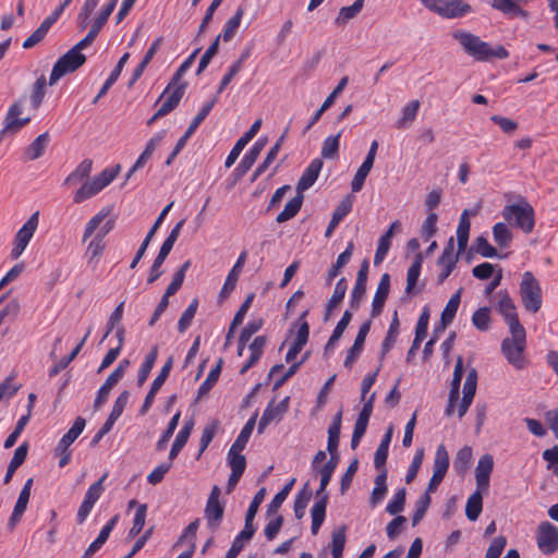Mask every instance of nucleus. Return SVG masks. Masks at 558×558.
I'll list each match as a JSON object with an SVG mask.
<instances>
[{
  "mask_svg": "<svg viewBox=\"0 0 558 558\" xmlns=\"http://www.w3.org/2000/svg\"><path fill=\"white\" fill-rule=\"evenodd\" d=\"M93 168L90 159H84L64 180V184H77L83 182L82 186L74 193L73 201L81 204L84 201L95 196L106 186H108L118 175L120 165L104 169L92 180H87Z\"/></svg>",
  "mask_w": 558,
  "mask_h": 558,
  "instance_id": "nucleus-1",
  "label": "nucleus"
},
{
  "mask_svg": "<svg viewBox=\"0 0 558 558\" xmlns=\"http://www.w3.org/2000/svg\"><path fill=\"white\" fill-rule=\"evenodd\" d=\"M452 37L460 44L463 51L476 61L485 62L492 59H506L509 56L504 46H492L466 31H456L452 33Z\"/></svg>",
  "mask_w": 558,
  "mask_h": 558,
  "instance_id": "nucleus-2",
  "label": "nucleus"
},
{
  "mask_svg": "<svg viewBox=\"0 0 558 558\" xmlns=\"http://www.w3.org/2000/svg\"><path fill=\"white\" fill-rule=\"evenodd\" d=\"M510 336L501 342V351L506 360L517 369L526 366L524 351L526 348V332L522 325L509 327Z\"/></svg>",
  "mask_w": 558,
  "mask_h": 558,
  "instance_id": "nucleus-3",
  "label": "nucleus"
},
{
  "mask_svg": "<svg viewBox=\"0 0 558 558\" xmlns=\"http://www.w3.org/2000/svg\"><path fill=\"white\" fill-rule=\"evenodd\" d=\"M502 217L524 233L532 232L535 226L534 209L526 202L506 206L502 210Z\"/></svg>",
  "mask_w": 558,
  "mask_h": 558,
  "instance_id": "nucleus-4",
  "label": "nucleus"
},
{
  "mask_svg": "<svg viewBox=\"0 0 558 558\" xmlns=\"http://www.w3.org/2000/svg\"><path fill=\"white\" fill-rule=\"evenodd\" d=\"M519 293L524 308L527 312L536 313L542 307V288L538 280L530 271L522 276Z\"/></svg>",
  "mask_w": 558,
  "mask_h": 558,
  "instance_id": "nucleus-5",
  "label": "nucleus"
},
{
  "mask_svg": "<svg viewBox=\"0 0 558 558\" xmlns=\"http://www.w3.org/2000/svg\"><path fill=\"white\" fill-rule=\"evenodd\" d=\"M421 3L444 19H459L472 12L471 5L464 0H421Z\"/></svg>",
  "mask_w": 558,
  "mask_h": 558,
  "instance_id": "nucleus-6",
  "label": "nucleus"
},
{
  "mask_svg": "<svg viewBox=\"0 0 558 558\" xmlns=\"http://www.w3.org/2000/svg\"><path fill=\"white\" fill-rule=\"evenodd\" d=\"M118 0H105L100 11L95 16L93 21L89 22L90 28L86 36L81 39L74 47L71 49L78 53H82V50L87 48L95 40L104 25L107 23L109 16L113 12L117 7Z\"/></svg>",
  "mask_w": 558,
  "mask_h": 558,
  "instance_id": "nucleus-7",
  "label": "nucleus"
},
{
  "mask_svg": "<svg viewBox=\"0 0 558 558\" xmlns=\"http://www.w3.org/2000/svg\"><path fill=\"white\" fill-rule=\"evenodd\" d=\"M39 223V211H35L25 221V223L17 230L13 246L10 253L12 259H17L27 247L28 243L33 239Z\"/></svg>",
  "mask_w": 558,
  "mask_h": 558,
  "instance_id": "nucleus-8",
  "label": "nucleus"
},
{
  "mask_svg": "<svg viewBox=\"0 0 558 558\" xmlns=\"http://www.w3.org/2000/svg\"><path fill=\"white\" fill-rule=\"evenodd\" d=\"M85 61L86 57L83 53H78L70 49L54 63L50 74L49 84H56L62 76L68 73H72L82 66Z\"/></svg>",
  "mask_w": 558,
  "mask_h": 558,
  "instance_id": "nucleus-9",
  "label": "nucleus"
},
{
  "mask_svg": "<svg viewBox=\"0 0 558 558\" xmlns=\"http://www.w3.org/2000/svg\"><path fill=\"white\" fill-rule=\"evenodd\" d=\"M536 542L539 550L551 555L558 550V529L550 522L539 523L536 531Z\"/></svg>",
  "mask_w": 558,
  "mask_h": 558,
  "instance_id": "nucleus-10",
  "label": "nucleus"
},
{
  "mask_svg": "<svg viewBox=\"0 0 558 558\" xmlns=\"http://www.w3.org/2000/svg\"><path fill=\"white\" fill-rule=\"evenodd\" d=\"M23 104L24 99H19L9 108L1 131L2 135L15 134L31 121V117H21L24 110Z\"/></svg>",
  "mask_w": 558,
  "mask_h": 558,
  "instance_id": "nucleus-11",
  "label": "nucleus"
},
{
  "mask_svg": "<svg viewBox=\"0 0 558 558\" xmlns=\"http://www.w3.org/2000/svg\"><path fill=\"white\" fill-rule=\"evenodd\" d=\"M185 88L186 84L173 85L171 81L159 98L161 104L157 110V116H166L171 112L179 105L185 93Z\"/></svg>",
  "mask_w": 558,
  "mask_h": 558,
  "instance_id": "nucleus-12",
  "label": "nucleus"
},
{
  "mask_svg": "<svg viewBox=\"0 0 558 558\" xmlns=\"http://www.w3.org/2000/svg\"><path fill=\"white\" fill-rule=\"evenodd\" d=\"M112 228L113 222L107 221L106 223H104V227H101L100 231H98L88 243L87 248L85 251V258L87 260V264L92 268H95L97 266L99 258L105 250L102 239L111 231Z\"/></svg>",
  "mask_w": 558,
  "mask_h": 558,
  "instance_id": "nucleus-13",
  "label": "nucleus"
},
{
  "mask_svg": "<svg viewBox=\"0 0 558 558\" xmlns=\"http://www.w3.org/2000/svg\"><path fill=\"white\" fill-rule=\"evenodd\" d=\"M220 489L215 486L207 499L205 507V518L207 520V525L210 530H216L222 520L223 517V506L219 501Z\"/></svg>",
  "mask_w": 558,
  "mask_h": 558,
  "instance_id": "nucleus-14",
  "label": "nucleus"
},
{
  "mask_svg": "<svg viewBox=\"0 0 558 558\" xmlns=\"http://www.w3.org/2000/svg\"><path fill=\"white\" fill-rule=\"evenodd\" d=\"M459 255L460 253H454L453 239L450 238L447 246L445 247L437 262V265L440 268V271L437 275L438 284H442L445 280L450 276L459 259Z\"/></svg>",
  "mask_w": 558,
  "mask_h": 558,
  "instance_id": "nucleus-15",
  "label": "nucleus"
},
{
  "mask_svg": "<svg viewBox=\"0 0 558 558\" xmlns=\"http://www.w3.org/2000/svg\"><path fill=\"white\" fill-rule=\"evenodd\" d=\"M497 303L496 308L500 315H502L508 327L521 325L518 318L515 305L506 291H499L496 294Z\"/></svg>",
  "mask_w": 558,
  "mask_h": 558,
  "instance_id": "nucleus-16",
  "label": "nucleus"
},
{
  "mask_svg": "<svg viewBox=\"0 0 558 558\" xmlns=\"http://www.w3.org/2000/svg\"><path fill=\"white\" fill-rule=\"evenodd\" d=\"M494 469V459L490 454L486 453L482 456L475 468V481H476V489L484 490V493H488L489 489V480Z\"/></svg>",
  "mask_w": 558,
  "mask_h": 558,
  "instance_id": "nucleus-17",
  "label": "nucleus"
},
{
  "mask_svg": "<svg viewBox=\"0 0 558 558\" xmlns=\"http://www.w3.org/2000/svg\"><path fill=\"white\" fill-rule=\"evenodd\" d=\"M368 267V260L365 259L359 269L356 281L350 295V306L353 311H356L360 307V304L364 298L366 291Z\"/></svg>",
  "mask_w": 558,
  "mask_h": 558,
  "instance_id": "nucleus-18",
  "label": "nucleus"
},
{
  "mask_svg": "<svg viewBox=\"0 0 558 558\" xmlns=\"http://www.w3.org/2000/svg\"><path fill=\"white\" fill-rule=\"evenodd\" d=\"M172 366H173V357L170 356L167 360V362L165 363V365L161 367L158 376L154 379V381L150 386V389L144 400V403L142 407V413H145L151 407L157 392L160 390L161 386L165 384L166 379L168 378Z\"/></svg>",
  "mask_w": 558,
  "mask_h": 558,
  "instance_id": "nucleus-19",
  "label": "nucleus"
},
{
  "mask_svg": "<svg viewBox=\"0 0 558 558\" xmlns=\"http://www.w3.org/2000/svg\"><path fill=\"white\" fill-rule=\"evenodd\" d=\"M463 377V360L461 356L458 357L454 371H453V377L451 381V388L449 392V400L448 405L445 410V414L450 416L454 413V407L459 400V390H460V384Z\"/></svg>",
  "mask_w": 558,
  "mask_h": 558,
  "instance_id": "nucleus-20",
  "label": "nucleus"
},
{
  "mask_svg": "<svg viewBox=\"0 0 558 558\" xmlns=\"http://www.w3.org/2000/svg\"><path fill=\"white\" fill-rule=\"evenodd\" d=\"M262 125V120H256L250 128V130L241 136L236 143L234 144L233 148L227 156L225 166L227 168H230L235 160L239 158L240 154L244 149V147L251 142V140L257 134Z\"/></svg>",
  "mask_w": 558,
  "mask_h": 558,
  "instance_id": "nucleus-21",
  "label": "nucleus"
},
{
  "mask_svg": "<svg viewBox=\"0 0 558 558\" xmlns=\"http://www.w3.org/2000/svg\"><path fill=\"white\" fill-rule=\"evenodd\" d=\"M349 77L343 76L336 88L331 92V94L325 99L320 108L314 113L311 121L306 125L304 133L310 131L314 124H316L322 118L323 113L328 110L335 102L336 98L343 92L345 86L348 85Z\"/></svg>",
  "mask_w": 558,
  "mask_h": 558,
  "instance_id": "nucleus-22",
  "label": "nucleus"
},
{
  "mask_svg": "<svg viewBox=\"0 0 558 558\" xmlns=\"http://www.w3.org/2000/svg\"><path fill=\"white\" fill-rule=\"evenodd\" d=\"M322 167L323 162L320 159H314L311 161V163L306 167L298 183V194H302L316 182L322 170Z\"/></svg>",
  "mask_w": 558,
  "mask_h": 558,
  "instance_id": "nucleus-23",
  "label": "nucleus"
},
{
  "mask_svg": "<svg viewBox=\"0 0 558 558\" xmlns=\"http://www.w3.org/2000/svg\"><path fill=\"white\" fill-rule=\"evenodd\" d=\"M390 289V277L388 274H384L378 282L373 303H372V315L377 316L381 313L388 296Z\"/></svg>",
  "mask_w": 558,
  "mask_h": 558,
  "instance_id": "nucleus-24",
  "label": "nucleus"
},
{
  "mask_svg": "<svg viewBox=\"0 0 558 558\" xmlns=\"http://www.w3.org/2000/svg\"><path fill=\"white\" fill-rule=\"evenodd\" d=\"M400 229V222L395 221L390 225L388 230L379 238L377 250L374 257V264L379 265L383 263V260L386 258L390 245H391V239L397 230Z\"/></svg>",
  "mask_w": 558,
  "mask_h": 558,
  "instance_id": "nucleus-25",
  "label": "nucleus"
},
{
  "mask_svg": "<svg viewBox=\"0 0 558 558\" xmlns=\"http://www.w3.org/2000/svg\"><path fill=\"white\" fill-rule=\"evenodd\" d=\"M308 336H310V326L306 322H303L300 325L296 336L287 352L286 361L288 363L293 362L296 359L298 354L301 352L303 347L306 344V342L308 340Z\"/></svg>",
  "mask_w": 558,
  "mask_h": 558,
  "instance_id": "nucleus-26",
  "label": "nucleus"
},
{
  "mask_svg": "<svg viewBox=\"0 0 558 558\" xmlns=\"http://www.w3.org/2000/svg\"><path fill=\"white\" fill-rule=\"evenodd\" d=\"M32 485H33V478H28L25 482L22 490L20 492L17 501L14 506L13 512L10 518V523L12 525H14L16 522H19L21 520V518L23 517V514L27 508L29 497H31Z\"/></svg>",
  "mask_w": 558,
  "mask_h": 558,
  "instance_id": "nucleus-27",
  "label": "nucleus"
},
{
  "mask_svg": "<svg viewBox=\"0 0 558 558\" xmlns=\"http://www.w3.org/2000/svg\"><path fill=\"white\" fill-rule=\"evenodd\" d=\"M246 258H247V252L243 251L239 255L235 264L233 265L232 269L230 270V272L227 276V279H226L223 287L220 291L221 296H227L234 289L236 281L239 279V276L242 271V268L246 262Z\"/></svg>",
  "mask_w": 558,
  "mask_h": 558,
  "instance_id": "nucleus-28",
  "label": "nucleus"
},
{
  "mask_svg": "<svg viewBox=\"0 0 558 558\" xmlns=\"http://www.w3.org/2000/svg\"><path fill=\"white\" fill-rule=\"evenodd\" d=\"M526 0H493L492 7L506 15L512 17H527V12L524 11L520 3H525Z\"/></svg>",
  "mask_w": 558,
  "mask_h": 558,
  "instance_id": "nucleus-29",
  "label": "nucleus"
},
{
  "mask_svg": "<svg viewBox=\"0 0 558 558\" xmlns=\"http://www.w3.org/2000/svg\"><path fill=\"white\" fill-rule=\"evenodd\" d=\"M287 401L288 399H284L279 404L274 405L272 403L268 404L267 408L264 410L263 415L259 420L257 432L258 434L264 433L265 428L275 420L280 418V415L286 411L287 409Z\"/></svg>",
  "mask_w": 558,
  "mask_h": 558,
  "instance_id": "nucleus-30",
  "label": "nucleus"
},
{
  "mask_svg": "<svg viewBox=\"0 0 558 558\" xmlns=\"http://www.w3.org/2000/svg\"><path fill=\"white\" fill-rule=\"evenodd\" d=\"M318 500L313 505L311 509V517H312V533L316 535L324 523L325 517H326V507L328 501L327 495H320L317 497Z\"/></svg>",
  "mask_w": 558,
  "mask_h": 558,
  "instance_id": "nucleus-31",
  "label": "nucleus"
},
{
  "mask_svg": "<svg viewBox=\"0 0 558 558\" xmlns=\"http://www.w3.org/2000/svg\"><path fill=\"white\" fill-rule=\"evenodd\" d=\"M379 474L375 477L374 488L369 497V505L372 508L377 507L386 497L387 494V470L379 469Z\"/></svg>",
  "mask_w": 558,
  "mask_h": 558,
  "instance_id": "nucleus-32",
  "label": "nucleus"
},
{
  "mask_svg": "<svg viewBox=\"0 0 558 558\" xmlns=\"http://www.w3.org/2000/svg\"><path fill=\"white\" fill-rule=\"evenodd\" d=\"M474 213H471L469 209H464L460 216L459 225L457 228V240H458V253H462L468 245L469 233L471 228L470 216Z\"/></svg>",
  "mask_w": 558,
  "mask_h": 558,
  "instance_id": "nucleus-33",
  "label": "nucleus"
},
{
  "mask_svg": "<svg viewBox=\"0 0 558 558\" xmlns=\"http://www.w3.org/2000/svg\"><path fill=\"white\" fill-rule=\"evenodd\" d=\"M266 144H267V138L260 137L244 154V156L238 167L243 173H245L247 170H250L253 167V165L257 160L258 156L263 151Z\"/></svg>",
  "mask_w": 558,
  "mask_h": 558,
  "instance_id": "nucleus-34",
  "label": "nucleus"
},
{
  "mask_svg": "<svg viewBox=\"0 0 558 558\" xmlns=\"http://www.w3.org/2000/svg\"><path fill=\"white\" fill-rule=\"evenodd\" d=\"M422 264H423V256L421 253H417L414 257L412 265L409 267L408 272H407V287H405L407 294H414V293L418 292V290H416V286H417L418 278L421 275Z\"/></svg>",
  "mask_w": 558,
  "mask_h": 558,
  "instance_id": "nucleus-35",
  "label": "nucleus"
},
{
  "mask_svg": "<svg viewBox=\"0 0 558 558\" xmlns=\"http://www.w3.org/2000/svg\"><path fill=\"white\" fill-rule=\"evenodd\" d=\"M348 290V282L345 278H341L337 281L333 293L326 305L325 320L330 318V315L335 308L339 306L345 296Z\"/></svg>",
  "mask_w": 558,
  "mask_h": 558,
  "instance_id": "nucleus-36",
  "label": "nucleus"
},
{
  "mask_svg": "<svg viewBox=\"0 0 558 558\" xmlns=\"http://www.w3.org/2000/svg\"><path fill=\"white\" fill-rule=\"evenodd\" d=\"M337 464H338V457H330L329 461H327L319 469L315 470V472L320 477V485L316 492V497H319L320 495H326L325 489L331 480V476L337 468Z\"/></svg>",
  "mask_w": 558,
  "mask_h": 558,
  "instance_id": "nucleus-37",
  "label": "nucleus"
},
{
  "mask_svg": "<svg viewBox=\"0 0 558 558\" xmlns=\"http://www.w3.org/2000/svg\"><path fill=\"white\" fill-rule=\"evenodd\" d=\"M393 435V427L389 426L383 436L374 457V465L376 469H385V463L388 457L389 446Z\"/></svg>",
  "mask_w": 558,
  "mask_h": 558,
  "instance_id": "nucleus-38",
  "label": "nucleus"
},
{
  "mask_svg": "<svg viewBox=\"0 0 558 558\" xmlns=\"http://www.w3.org/2000/svg\"><path fill=\"white\" fill-rule=\"evenodd\" d=\"M21 313V302L17 299H11L1 310H0V323L2 325H8L4 329L3 333L9 332V325L15 322Z\"/></svg>",
  "mask_w": 558,
  "mask_h": 558,
  "instance_id": "nucleus-39",
  "label": "nucleus"
},
{
  "mask_svg": "<svg viewBox=\"0 0 558 558\" xmlns=\"http://www.w3.org/2000/svg\"><path fill=\"white\" fill-rule=\"evenodd\" d=\"M244 12H245V9L242 5H240L236 9L234 15L226 22L222 33L217 36V37H219V40L222 39L223 41L227 43V41H230L234 37L236 31L240 27Z\"/></svg>",
  "mask_w": 558,
  "mask_h": 558,
  "instance_id": "nucleus-40",
  "label": "nucleus"
},
{
  "mask_svg": "<svg viewBox=\"0 0 558 558\" xmlns=\"http://www.w3.org/2000/svg\"><path fill=\"white\" fill-rule=\"evenodd\" d=\"M129 58H130V53H128V52H125L120 58V60L118 61L116 68L113 69V71L110 73L109 77L104 83V85L100 88V90L97 94V96L94 98V100H93L94 104H96L101 97H104L108 93L110 87L117 82V80L119 78V76H120L124 65L126 64Z\"/></svg>",
  "mask_w": 558,
  "mask_h": 558,
  "instance_id": "nucleus-41",
  "label": "nucleus"
},
{
  "mask_svg": "<svg viewBox=\"0 0 558 558\" xmlns=\"http://www.w3.org/2000/svg\"><path fill=\"white\" fill-rule=\"evenodd\" d=\"M255 531L256 527L244 525V529L233 539L231 547L227 551L225 558H236V556L243 549L245 542H248L253 537Z\"/></svg>",
  "mask_w": 558,
  "mask_h": 558,
  "instance_id": "nucleus-42",
  "label": "nucleus"
},
{
  "mask_svg": "<svg viewBox=\"0 0 558 558\" xmlns=\"http://www.w3.org/2000/svg\"><path fill=\"white\" fill-rule=\"evenodd\" d=\"M353 313L350 310H345L341 319L338 322L337 326L335 327L332 335L330 336L326 347L325 351L329 352L332 351L337 344V342L342 337L343 332L345 331L348 325L350 324L352 319Z\"/></svg>",
  "mask_w": 558,
  "mask_h": 558,
  "instance_id": "nucleus-43",
  "label": "nucleus"
},
{
  "mask_svg": "<svg viewBox=\"0 0 558 558\" xmlns=\"http://www.w3.org/2000/svg\"><path fill=\"white\" fill-rule=\"evenodd\" d=\"M193 426H194L193 421H189L183 425V427L177 434L175 439H174L172 447L170 449V452H169L170 461H173L177 458L179 452L182 450V448L187 442L189 437L192 433Z\"/></svg>",
  "mask_w": 558,
  "mask_h": 558,
  "instance_id": "nucleus-44",
  "label": "nucleus"
},
{
  "mask_svg": "<svg viewBox=\"0 0 558 558\" xmlns=\"http://www.w3.org/2000/svg\"><path fill=\"white\" fill-rule=\"evenodd\" d=\"M109 216V209H101L95 216H93L85 226V230L83 233V241H86L88 238L96 235L98 231H100L104 223L110 221L107 219Z\"/></svg>",
  "mask_w": 558,
  "mask_h": 558,
  "instance_id": "nucleus-45",
  "label": "nucleus"
},
{
  "mask_svg": "<svg viewBox=\"0 0 558 558\" xmlns=\"http://www.w3.org/2000/svg\"><path fill=\"white\" fill-rule=\"evenodd\" d=\"M341 430V412H339L332 420L329 428H328V441H327V450L329 451L331 457L337 456V449L339 445Z\"/></svg>",
  "mask_w": 558,
  "mask_h": 558,
  "instance_id": "nucleus-46",
  "label": "nucleus"
},
{
  "mask_svg": "<svg viewBox=\"0 0 558 558\" xmlns=\"http://www.w3.org/2000/svg\"><path fill=\"white\" fill-rule=\"evenodd\" d=\"M352 205V201L349 197H347L337 206L325 232V235L327 238H329L332 234V232L335 231L336 227L340 223V221L351 211Z\"/></svg>",
  "mask_w": 558,
  "mask_h": 558,
  "instance_id": "nucleus-47",
  "label": "nucleus"
},
{
  "mask_svg": "<svg viewBox=\"0 0 558 558\" xmlns=\"http://www.w3.org/2000/svg\"><path fill=\"white\" fill-rule=\"evenodd\" d=\"M256 418L257 413H255L251 418H248V421L245 423V425L241 429L239 436L236 437L235 441L233 442L229 450L239 452H242L244 450L256 425Z\"/></svg>",
  "mask_w": 558,
  "mask_h": 558,
  "instance_id": "nucleus-48",
  "label": "nucleus"
},
{
  "mask_svg": "<svg viewBox=\"0 0 558 558\" xmlns=\"http://www.w3.org/2000/svg\"><path fill=\"white\" fill-rule=\"evenodd\" d=\"M27 451H28V446L25 442L20 445L15 449L13 458L11 459V461L8 465L7 474L4 476L5 484H8L11 481L15 471L24 463L26 456H27Z\"/></svg>",
  "mask_w": 558,
  "mask_h": 558,
  "instance_id": "nucleus-49",
  "label": "nucleus"
},
{
  "mask_svg": "<svg viewBox=\"0 0 558 558\" xmlns=\"http://www.w3.org/2000/svg\"><path fill=\"white\" fill-rule=\"evenodd\" d=\"M266 345V338L264 336L256 337L250 344L248 350L251 352L248 361L242 366L241 374L247 372L262 356L264 348Z\"/></svg>",
  "mask_w": 558,
  "mask_h": 558,
  "instance_id": "nucleus-50",
  "label": "nucleus"
},
{
  "mask_svg": "<svg viewBox=\"0 0 558 558\" xmlns=\"http://www.w3.org/2000/svg\"><path fill=\"white\" fill-rule=\"evenodd\" d=\"M484 490L476 489L466 501L465 514L470 521H475L480 517L483 507Z\"/></svg>",
  "mask_w": 558,
  "mask_h": 558,
  "instance_id": "nucleus-51",
  "label": "nucleus"
},
{
  "mask_svg": "<svg viewBox=\"0 0 558 558\" xmlns=\"http://www.w3.org/2000/svg\"><path fill=\"white\" fill-rule=\"evenodd\" d=\"M92 332V327H89L83 337V339L80 341V343L72 350V353H70L68 356L62 357L58 363L53 365V367L50 369L49 375L56 376L61 371H63L81 352L83 345L85 344L87 338L89 337Z\"/></svg>",
  "mask_w": 558,
  "mask_h": 558,
  "instance_id": "nucleus-52",
  "label": "nucleus"
},
{
  "mask_svg": "<svg viewBox=\"0 0 558 558\" xmlns=\"http://www.w3.org/2000/svg\"><path fill=\"white\" fill-rule=\"evenodd\" d=\"M49 143L48 133H43L37 136L25 150V157L28 160H35L43 156Z\"/></svg>",
  "mask_w": 558,
  "mask_h": 558,
  "instance_id": "nucleus-53",
  "label": "nucleus"
},
{
  "mask_svg": "<svg viewBox=\"0 0 558 558\" xmlns=\"http://www.w3.org/2000/svg\"><path fill=\"white\" fill-rule=\"evenodd\" d=\"M364 0H355L352 5L343 7L340 9L338 16L335 20V24L339 26L345 25L350 20H353L362 11Z\"/></svg>",
  "mask_w": 558,
  "mask_h": 558,
  "instance_id": "nucleus-54",
  "label": "nucleus"
},
{
  "mask_svg": "<svg viewBox=\"0 0 558 558\" xmlns=\"http://www.w3.org/2000/svg\"><path fill=\"white\" fill-rule=\"evenodd\" d=\"M427 325H428V314L424 313L421 316V318L416 325L415 338H414V341H413V343L408 352V356H407L408 361H410L412 359V356L415 354L416 350L420 348L421 342L425 338L426 332H427Z\"/></svg>",
  "mask_w": 558,
  "mask_h": 558,
  "instance_id": "nucleus-55",
  "label": "nucleus"
},
{
  "mask_svg": "<svg viewBox=\"0 0 558 558\" xmlns=\"http://www.w3.org/2000/svg\"><path fill=\"white\" fill-rule=\"evenodd\" d=\"M100 0H85L81 11L76 16V25L78 29L84 31L90 22V16L94 13L96 7L99 4Z\"/></svg>",
  "mask_w": 558,
  "mask_h": 558,
  "instance_id": "nucleus-56",
  "label": "nucleus"
},
{
  "mask_svg": "<svg viewBox=\"0 0 558 558\" xmlns=\"http://www.w3.org/2000/svg\"><path fill=\"white\" fill-rule=\"evenodd\" d=\"M420 109V101L412 100L407 104L401 110V118L397 122L398 129H404L409 126L416 118Z\"/></svg>",
  "mask_w": 558,
  "mask_h": 558,
  "instance_id": "nucleus-57",
  "label": "nucleus"
},
{
  "mask_svg": "<svg viewBox=\"0 0 558 558\" xmlns=\"http://www.w3.org/2000/svg\"><path fill=\"white\" fill-rule=\"evenodd\" d=\"M303 202V195L298 194L295 197H293L291 201H289L283 210L277 216L276 221L278 223L286 222L293 218L300 210Z\"/></svg>",
  "mask_w": 558,
  "mask_h": 558,
  "instance_id": "nucleus-58",
  "label": "nucleus"
},
{
  "mask_svg": "<svg viewBox=\"0 0 558 558\" xmlns=\"http://www.w3.org/2000/svg\"><path fill=\"white\" fill-rule=\"evenodd\" d=\"M461 293L462 289H459L457 293H454L447 302L441 313V323L444 324V326H447L453 320L461 302Z\"/></svg>",
  "mask_w": 558,
  "mask_h": 558,
  "instance_id": "nucleus-59",
  "label": "nucleus"
},
{
  "mask_svg": "<svg viewBox=\"0 0 558 558\" xmlns=\"http://www.w3.org/2000/svg\"><path fill=\"white\" fill-rule=\"evenodd\" d=\"M158 356V349L157 347H154L145 356L143 363L140 366L138 375H137V383L138 385H143L146 379L149 376L150 371L154 367V364Z\"/></svg>",
  "mask_w": 558,
  "mask_h": 558,
  "instance_id": "nucleus-60",
  "label": "nucleus"
},
{
  "mask_svg": "<svg viewBox=\"0 0 558 558\" xmlns=\"http://www.w3.org/2000/svg\"><path fill=\"white\" fill-rule=\"evenodd\" d=\"M119 383V374H110L105 383L99 388L94 407L98 409L101 407L108 399V396L111 391V389Z\"/></svg>",
  "mask_w": 558,
  "mask_h": 558,
  "instance_id": "nucleus-61",
  "label": "nucleus"
},
{
  "mask_svg": "<svg viewBox=\"0 0 558 558\" xmlns=\"http://www.w3.org/2000/svg\"><path fill=\"white\" fill-rule=\"evenodd\" d=\"M449 468V454L444 445H439L435 452L433 472L446 475Z\"/></svg>",
  "mask_w": 558,
  "mask_h": 558,
  "instance_id": "nucleus-62",
  "label": "nucleus"
},
{
  "mask_svg": "<svg viewBox=\"0 0 558 558\" xmlns=\"http://www.w3.org/2000/svg\"><path fill=\"white\" fill-rule=\"evenodd\" d=\"M218 427H219V422L217 420H213L205 425L202 436H201V440H199L198 456H201L207 449V447L214 439V437L218 430Z\"/></svg>",
  "mask_w": 558,
  "mask_h": 558,
  "instance_id": "nucleus-63",
  "label": "nucleus"
},
{
  "mask_svg": "<svg viewBox=\"0 0 558 558\" xmlns=\"http://www.w3.org/2000/svg\"><path fill=\"white\" fill-rule=\"evenodd\" d=\"M345 544V527L340 526L332 532L331 555L333 558H342Z\"/></svg>",
  "mask_w": 558,
  "mask_h": 558,
  "instance_id": "nucleus-64",
  "label": "nucleus"
}]
</instances>
